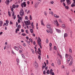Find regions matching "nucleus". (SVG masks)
Instances as JSON below:
<instances>
[{
  "label": "nucleus",
  "mask_w": 75,
  "mask_h": 75,
  "mask_svg": "<svg viewBox=\"0 0 75 75\" xmlns=\"http://www.w3.org/2000/svg\"><path fill=\"white\" fill-rule=\"evenodd\" d=\"M24 22L25 23V25L26 26H27V27L28 28V25H30V20H28V21H24Z\"/></svg>",
  "instance_id": "nucleus-1"
},
{
  "label": "nucleus",
  "mask_w": 75,
  "mask_h": 75,
  "mask_svg": "<svg viewBox=\"0 0 75 75\" xmlns=\"http://www.w3.org/2000/svg\"><path fill=\"white\" fill-rule=\"evenodd\" d=\"M20 14L21 16H23V15L24 14V11H23V9H22L21 10Z\"/></svg>",
  "instance_id": "nucleus-2"
},
{
  "label": "nucleus",
  "mask_w": 75,
  "mask_h": 75,
  "mask_svg": "<svg viewBox=\"0 0 75 75\" xmlns=\"http://www.w3.org/2000/svg\"><path fill=\"white\" fill-rule=\"evenodd\" d=\"M26 4H25V2H23V3H22L21 4V6L23 8L24 7H26Z\"/></svg>",
  "instance_id": "nucleus-3"
},
{
  "label": "nucleus",
  "mask_w": 75,
  "mask_h": 75,
  "mask_svg": "<svg viewBox=\"0 0 75 75\" xmlns=\"http://www.w3.org/2000/svg\"><path fill=\"white\" fill-rule=\"evenodd\" d=\"M54 23L56 25H57V26H59V24H58L57 20H56V21H54Z\"/></svg>",
  "instance_id": "nucleus-4"
},
{
  "label": "nucleus",
  "mask_w": 75,
  "mask_h": 75,
  "mask_svg": "<svg viewBox=\"0 0 75 75\" xmlns=\"http://www.w3.org/2000/svg\"><path fill=\"white\" fill-rule=\"evenodd\" d=\"M15 13H14V12H13L12 13V17L13 18H14V20H15L16 18V15H14Z\"/></svg>",
  "instance_id": "nucleus-5"
},
{
  "label": "nucleus",
  "mask_w": 75,
  "mask_h": 75,
  "mask_svg": "<svg viewBox=\"0 0 75 75\" xmlns=\"http://www.w3.org/2000/svg\"><path fill=\"white\" fill-rule=\"evenodd\" d=\"M38 44L40 46V48L41 49L42 48V46H41V42L40 41H39L38 40Z\"/></svg>",
  "instance_id": "nucleus-6"
},
{
  "label": "nucleus",
  "mask_w": 75,
  "mask_h": 75,
  "mask_svg": "<svg viewBox=\"0 0 75 75\" xmlns=\"http://www.w3.org/2000/svg\"><path fill=\"white\" fill-rule=\"evenodd\" d=\"M68 5H69L71 4V1L69 0H66Z\"/></svg>",
  "instance_id": "nucleus-7"
},
{
  "label": "nucleus",
  "mask_w": 75,
  "mask_h": 75,
  "mask_svg": "<svg viewBox=\"0 0 75 75\" xmlns=\"http://www.w3.org/2000/svg\"><path fill=\"white\" fill-rule=\"evenodd\" d=\"M47 28H48L50 29L51 28V25H50V24H47Z\"/></svg>",
  "instance_id": "nucleus-8"
},
{
  "label": "nucleus",
  "mask_w": 75,
  "mask_h": 75,
  "mask_svg": "<svg viewBox=\"0 0 75 75\" xmlns=\"http://www.w3.org/2000/svg\"><path fill=\"white\" fill-rule=\"evenodd\" d=\"M49 33H50V34H52V29L51 28H50L49 29Z\"/></svg>",
  "instance_id": "nucleus-9"
},
{
  "label": "nucleus",
  "mask_w": 75,
  "mask_h": 75,
  "mask_svg": "<svg viewBox=\"0 0 75 75\" xmlns=\"http://www.w3.org/2000/svg\"><path fill=\"white\" fill-rule=\"evenodd\" d=\"M14 48L15 50H16L17 51H18V50H19V48H18V47L16 46H15Z\"/></svg>",
  "instance_id": "nucleus-10"
},
{
  "label": "nucleus",
  "mask_w": 75,
  "mask_h": 75,
  "mask_svg": "<svg viewBox=\"0 0 75 75\" xmlns=\"http://www.w3.org/2000/svg\"><path fill=\"white\" fill-rule=\"evenodd\" d=\"M34 65L35 66V68H37V67H38V65L37 63V62H35Z\"/></svg>",
  "instance_id": "nucleus-11"
},
{
  "label": "nucleus",
  "mask_w": 75,
  "mask_h": 75,
  "mask_svg": "<svg viewBox=\"0 0 75 75\" xmlns=\"http://www.w3.org/2000/svg\"><path fill=\"white\" fill-rule=\"evenodd\" d=\"M54 16L55 18H59V16H57V14H54Z\"/></svg>",
  "instance_id": "nucleus-12"
},
{
  "label": "nucleus",
  "mask_w": 75,
  "mask_h": 75,
  "mask_svg": "<svg viewBox=\"0 0 75 75\" xmlns=\"http://www.w3.org/2000/svg\"><path fill=\"white\" fill-rule=\"evenodd\" d=\"M3 22L2 21H0V27H1L3 25Z\"/></svg>",
  "instance_id": "nucleus-13"
},
{
  "label": "nucleus",
  "mask_w": 75,
  "mask_h": 75,
  "mask_svg": "<svg viewBox=\"0 0 75 75\" xmlns=\"http://www.w3.org/2000/svg\"><path fill=\"white\" fill-rule=\"evenodd\" d=\"M75 6V1H74V2L73 3V4H71V7H74V6Z\"/></svg>",
  "instance_id": "nucleus-14"
},
{
  "label": "nucleus",
  "mask_w": 75,
  "mask_h": 75,
  "mask_svg": "<svg viewBox=\"0 0 75 75\" xmlns=\"http://www.w3.org/2000/svg\"><path fill=\"white\" fill-rule=\"evenodd\" d=\"M57 63L59 65H61V60H58Z\"/></svg>",
  "instance_id": "nucleus-15"
},
{
  "label": "nucleus",
  "mask_w": 75,
  "mask_h": 75,
  "mask_svg": "<svg viewBox=\"0 0 75 75\" xmlns=\"http://www.w3.org/2000/svg\"><path fill=\"white\" fill-rule=\"evenodd\" d=\"M21 18H19L18 20V23H21V21H21Z\"/></svg>",
  "instance_id": "nucleus-16"
},
{
  "label": "nucleus",
  "mask_w": 75,
  "mask_h": 75,
  "mask_svg": "<svg viewBox=\"0 0 75 75\" xmlns=\"http://www.w3.org/2000/svg\"><path fill=\"white\" fill-rule=\"evenodd\" d=\"M38 3H36V4L35 5V8H37V7H38Z\"/></svg>",
  "instance_id": "nucleus-17"
},
{
  "label": "nucleus",
  "mask_w": 75,
  "mask_h": 75,
  "mask_svg": "<svg viewBox=\"0 0 75 75\" xmlns=\"http://www.w3.org/2000/svg\"><path fill=\"white\" fill-rule=\"evenodd\" d=\"M56 31L58 33H60L61 32V31L59 29H56Z\"/></svg>",
  "instance_id": "nucleus-18"
},
{
  "label": "nucleus",
  "mask_w": 75,
  "mask_h": 75,
  "mask_svg": "<svg viewBox=\"0 0 75 75\" xmlns=\"http://www.w3.org/2000/svg\"><path fill=\"white\" fill-rule=\"evenodd\" d=\"M62 28H64V29H65V25L64 24H62Z\"/></svg>",
  "instance_id": "nucleus-19"
},
{
  "label": "nucleus",
  "mask_w": 75,
  "mask_h": 75,
  "mask_svg": "<svg viewBox=\"0 0 75 75\" xmlns=\"http://www.w3.org/2000/svg\"><path fill=\"white\" fill-rule=\"evenodd\" d=\"M41 25H44V22L42 20V21H41Z\"/></svg>",
  "instance_id": "nucleus-20"
},
{
  "label": "nucleus",
  "mask_w": 75,
  "mask_h": 75,
  "mask_svg": "<svg viewBox=\"0 0 75 75\" xmlns=\"http://www.w3.org/2000/svg\"><path fill=\"white\" fill-rule=\"evenodd\" d=\"M68 36V34L67 33H64V38H65V37H67Z\"/></svg>",
  "instance_id": "nucleus-21"
},
{
  "label": "nucleus",
  "mask_w": 75,
  "mask_h": 75,
  "mask_svg": "<svg viewBox=\"0 0 75 75\" xmlns=\"http://www.w3.org/2000/svg\"><path fill=\"white\" fill-rule=\"evenodd\" d=\"M25 41L27 42V43H28V44H29V45H30V41H28L27 40H26Z\"/></svg>",
  "instance_id": "nucleus-22"
},
{
  "label": "nucleus",
  "mask_w": 75,
  "mask_h": 75,
  "mask_svg": "<svg viewBox=\"0 0 75 75\" xmlns=\"http://www.w3.org/2000/svg\"><path fill=\"white\" fill-rule=\"evenodd\" d=\"M12 8H16V5L13 4L12 5Z\"/></svg>",
  "instance_id": "nucleus-23"
},
{
  "label": "nucleus",
  "mask_w": 75,
  "mask_h": 75,
  "mask_svg": "<svg viewBox=\"0 0 75 75\" xmlns=\"http://www.w3.org/2000/svg\"><path fill=\"white\" fill-rule=\"evenodd\" d=\"M54 50H56V51L57 50V48L55 46H54Z\"/></svg>",
  "instance_id": "nucleus-24"
},
{
  "label": "nucleus",
  "mask_w": 75,
  "mask_h": 75,
  "mask_svg": "<svg viewBox=\"0 0 75 75\" xmlns=\"http://www.w3.org/2000/svg\"><path fill=\"white\" fill-rule=\"evenodd\" d=\"M7 3H6L7 4H8L10 3V1L9 0H6Z\"/></svg>",
  "instance_id": "nucleus-25"
},
{
  "label": "nucleus",
  "mask_w": 75,
  "mask_h": 75,
  "mask_svg": "<svg viewBox=\"0 0 75 75\" xmlns=\"http://www.w3.org/2000/svg\"><path fill=\"white\" fill-rule=\"evenodd\" d=\"M30 30L31 33H33V29H30Z\"/></svg>",
  "instance_id": "nucleus-26"
},
{
  "label": "nucleus",
  "mask_w": 75,
  "mask_h": 75,
  "mask_svg": "<svg viewBox=\"0 0 75 75\" xmlns=\"http://www.w3.org/2000/svg\"><path fill=\"white\" fill-rule=\"evenodd\" d=\"M69 57L70 58V59H72H72H72V57H71V55L70 54H69Z\"/></svg>",
  "instance_id": "nucleus-27"
},
{
  "label": "nucleus",
  "mask_w": 75,
  "mask_h": 75,
  "mask_svg": "<svg viewBox=\"0 0 75 75\" xmlns=\"http://www.w3.org/2000/svg\"><path fill=\"white\" fill-rule=\"evenodd\" d=\"M46 74H50V70H47L46 72Z\"/></svg>",
  "instance_id": "nucleus-28"
},
{
  "label": "nucleus",
  "mask_w": 75,
  "mask_h": 75,
  "mask_svg": "<svg viewBox=\"0 0 75 75\" xmlns=\"http://www.w3.org/2000/svg\"><path fill=\"white\" fill-rule=\"evenodd\" d=\"M8 14L9 16V17H10L11 16V14H10V11H8Z\"/></svg>",
  "instance_id": "nucleus-29"
},
{
  "label": "nucleus",
  "mask_w": 75,
  "mask_h": 75,
  "mask_svg": "<svg viewBox=\"0 0 75 75\" xmlns=\"http://www.w3.org/2000/svg\"><path fill=\"white\" fill-rule=\"evenodd\" d=\"M8 23H4L3 26L4 25H6V26H8Z\"/></svg>",
  "instance_id": "nucleus-30"
},
{
  "label": "nucleus",
  "mask_w": 75,
  "mask_h": 75,
  "mask_svg": "<svg viewBox=\"0 0 75 75\" xmlns=\"http://www.w3.org/2000/svg\"><path fill=\"white\" fill-rule=\"evenodd\" d=\"M16 61H17L18 63H19V61H20V60H19V59H16Z\"/></svg>",
  "instance_id": "nucleus-31"
},
{
  "label": "nucleus",
  "mask_w": 75,
  "mask_h": 75,
  "mask_svg": "<svg viewBox=\"0 0 75 75\" xmlns=\"http://www.w3.org/2000/svg\"><path fill=\"white\" fill-rule=\"evenodd\" d=\"M72 61L71 62L70 64H69V65L70 66L72 65V61H73V59L72 60Z\"/></svg>",
  "instance_id": "nucleus-32"
},
{
  "label": "nucleus",
  "mask_w": 75,
  "mask_h": 75,
  "mask_svg": "<svg viewBox=\"0 0 75 75\" xmlns=\"http://www.w3.org/2000/svg\"><path fill=\"white\" fill-rule=\"evenodd\" d=\"M39 41H41V39H40V38L39 37H38V40Z\"/></svg>",
  "instance_id": "nucleus-33"
},
{
  "label": "nucleus",
  "mask_w": 75,
  "mask_h": 75,
  "mask_svg": "<svg viewBox=\"0 0 75 75\" xmlns=\"http://www.w3.org/2000/svg\"><path fill=\"white\" fill-rule=\"evenodd\" d=\"M29 40L31 42H33V40H32L31 38H30Z\"/></svg>",
  "instance_id": "nucleus-34"
},
{
  "label": "nucleus",
  "mask_w": 75,
  "mask_h": 75,
  "mask_svg": "<svg viewBox=\"0 0 75 75\" xmlns=\"http://www.w3.org/2000/svg\"><path fill=\"white\" fill-rule=\"evenodd\" d=\"M21 27V25H19L18 26V28H20Z\"/></svg>",
  "instance_id": "nucleus-35"
},
{
  "label": "nucleus",
  "mask_w": 75,
  "mask_h": 75,
  "mask_svg": "<svg viewBox=\"0 0 75 75\" xmlns=\"http://www.w3.org/2000/svg\"><path fill=\"white\" fill-rule=\"evenodd\" d=\"M29 18L30 20H32V17H31V15H30Z\"/></svg>",
  "instance_id": "nucleus-36"
},
{
  "label": "nucleus",
  "mask_w": 75,
  "mask_h": 75,
  "mask_svg": "<svg viewBox=\"0 0 75 75\" xmlns=\"http://www.w3.org/2000/svg\"><path fill=\"white\" fill-rule=\"evenodd\" d=\"M69 51L70 53H72V50L71 49H69Z\"/></svg>",
  "instance_id": "nucleus-37"
},
{
  "label": "nucleus",
  "mask_w": 75,
  "mask_h": 75,
  "mask_svg": "<svg viewBox=\"0 0 75 75\" xmlns=\"http://www.w3.org/2000/svg\"><path fill=\"white\" fill-rule=\"evenodd\" d=\"M52 69H51L50 70V74H51L52 72Z\"/></svg>",
  "instance_id": "nucleus-38"
},
{
  "label": "nucleus",
  "mask_w": 75,
  "mask_h": 75,
  "mask_svg": "<svg viewBox=\"0 0 75 75\" xmlns=\"http://www.w3.org/2000/svg\"><path fill=\"white\" fill-rule=\"evenodd\" d=\"M22 35H23V36H25V35H26V34L24 33H22Z\"/></svg>",
  "instance_id": "nucleus-39"
},
{
  "label": "nucleus",
  "mask_w": 75,
  "mask_h": 75,
  "mask_svg": "<svg viewBox=\"0 0 75 75\" xmlns=\"http://www.w3.org/2000/svg\"><path fill=\"white\" fill-rule=\"evenodd\" d=\"M65 1V0H61L60 1L61 3H62V2H64Z\"/></svg>",
  "instance_id": "nucleus-40"
},
{
  "label": "nucleus",
  "mask_w": 75,
  "mask_h": 75,
  "mask_svg": "<svg viewBox=\"0 0 75 75\" xmlns=\"http://www.w3.org/2000/svg\"><path fill=\"white\" fill-rule=\"evenodd\" d=\"M25 18L26 20H28V17H27V16H25Z\"/></svg>",
  "instance_id": "nucleus-41"
},
{
  "label": "nucleus",
  "mask_w": 75,
  "mask_h": 75,
  "mask_svg": "<svg viewBox=\"0 0 75 75\" xmlns=\"http://www.w3.org/2000/svg\"><path fill=\"white\" fill-rule=\"evenodd\" d=\"M38 59H41V56L39 55L38 56Z\"/></svg>",
  "instance_id": "nucleus-42"
},
{
  "label": "nucleus",
  "mask_w": 75,
  "mask_h": 75,
  "mask_svg": "<svg viewBox=\"0 0 75 75\" xmlns=\"http://www.w3.org/2000/svg\"><path fill=\"white\" fill-rule=\"evenodd\" d=\"M65 8L66 9H68V6H65Z\"/></svg>",
  "instance_id": "nucleus-43"
},
{
  "label": "nucleus",
  "mask_w": 75,
  "mask_h": 75,
  "mask_svg": "<svg viewBox=\"0 0 75 75\" xmlns=\"http://www.w3.org/2000/svg\"><path fill=\"white\" fill-rule=\"evenodd\" d=\"M38 51H39V52H41V50H40V48H39L38 49Z\"/></svg>",
  "instance_id": "nucleus-44"
},
{
  "label": "nucleus",
  "mask_w": 75,
  "mask_h": 75,
  "mask_svg": "<svg viewBox=\"0 0 75 75\" xmlns=\"http://www.w3.org/2000/svg\"><path fill=\"white\" fill-rule=\"evenodd\" d=\"M31 51L33 52V54H34V53H35V52H34V50H33V49H31Z\"/></svg>",
  "instance_id": "nucleus-45"
},
{
  "label": "nucleus",
  "mask_w": 75,
  "mask_h": 75,
  "mask_svg": "<svg viewBox=\"0 0 75 75\" xmlns=\"http://www.w3.org/2000/svg\"><path fill=\"white\" fill-rule=\"evenodd\" d=\"M58 56H59V57H60V58H61V57H62V56L61 55H60L59 54H58Z\"/></svg>",
  "instance_id": "nucleus-46"
},
{
  "label": "nucleus",
  "mask_w": 75,
  "mask_h": 75,
  "mask_svg": "<svg viewBox=\"0 0 75 75\" xmlns=\"http://www.w3.org/2000/svg\"><path fill=\"white\" fill-rule=\"evenodd\" d=\"M65 56H66V58H68V55L67 54H65Z\"/></svg>",
  "instance_id": "nucleus-47"
},
{
  "label": "nucleus",
  "mask_w": 75,
  "mask_h": 75,
  "mask_svg": "<svg viewBox=\"0 0 75 75\" xmlns=\"http://www.w3.org/2000/svg\"><path fill=\"white\" fill-rule=\"evenodd\" d=\"M21 32H22V33H24V30L23 29H21Z\"/></svg>",
  "instance_id": "nucleus-48"
},
{
  "label": "nucleus",
  "mask_w": 75,
  "mask_h": 75,
  "mask_svg": "<svg viewBox=\"0 0 75 75\" xmlns=\"http://www.w3.org/2000/svg\"><path fill=\"white\" fill-rule=\"evenodd\" d=\"M19 47L20 49H21L22 48V47L20 45L19 46Z\"/></svg>",
  "instance_id": "nucleus-49"
},
{
  "label": "nucleus",
  "mask_w": 75,
  "mask_h": 75,
  "mask_svg": "<svg viewBox=\"0 0 75 75\" xmlns=\"http://www.w3.org/2000/svg\"><path fill=\"white\" fill-rule=\"evenodd\" d=\"M50 74H52V75H55V74L54 72H52V73H51Z\"/></svg>",
  "instance_id": "nucleus-50"
},
{
  "label": "nucleus",
  "mask_w": 75,
  "mask_h": 75,
  "mask_svg": "<svg viewBox=\"0 0 75 75\" xmlns=\"http://www.w3.org/2000/svg\"><path fill=\"white\" fill-rule=\"evenodd\" d=\"M11 10L12 11H14V9L13 8H11Z\"/></svg>",
  "instance_id": "nucleus-51"
},
{
  "label": "nucleus",
  "mask_w": 75,
  "mask_h": 75,
  "mask_svg": "<svg viewBox=\"0 0 75 75\" xmlns=\"http://www.w3.org/2000/svg\"><path fill=\"white\" fill-rule=\"evenodd\" d=\"M6 23L8 24V23H9V21L7 20H6Z\"/></svg>",
  "instance_id": "nucleus-52"
},
{
  "label": "nucleus",
  "mask_w": 75,
  "mask_h": 75,
  "mask_svg": "<svg viewBox=\"0 0 75 75\" xmlns=\"http://www.w3.org/2000/svg\"><path fill=\"white\" fill-rule=\"evenodd\" d=\"M49 46H50V47H51V46H52V43H50Z\"/></svg>",
  "instance_id": "nucleus-53"
},
{
  "label": "nucleus",
  "mask_w": 75,
  "mask_h": 75,
  "mask_svg": "<svg viewBox=\"0 0 75 75\" xmlns=\"http://www.w3.org/2000/svg\"><path fill=\"white\" fill-rule=\"evenodd\" d=\"M34 24V23H33V22H32L31 23V26H34V24Z\"/></svg>",
  "instance_id": "nucleus-54"
},
{
  "label": "nucleus",
  "mask_w": 75,
  "mask_h": 75,
  "mask_svg": "<svg viewBox=\"0 0 75 75\" xmlns=\"http://www.w3.org/2000/svg\"><path fill=\"white\" fill-rule=\"evenodd\" d=\"M44 14L45 16H47V13H46V11L44 12Z\"/></svg>",
  "instance_id": "nucleus-55"
},
{
  "label": "nucleus",
  "mask_w": 75,
  "mask_h": 75,
  "mask_svg": "<svg viewBox=\"0 0 75 75\" xmlns=\"http://www.w3.org/2000/svg\"><path fill=\"white\" fill-rule=\"evenodd\" d=\"M63 6H64L65 7V6H66V5L65 4V3L63 2Z\"/></svg>",
  "instance_id": "nucleus-56"
},
{
  "label": "nucleus",
  "mask_w": 75,
  "mask_h": 75,
  "mask_svg": "<svg viewBox=\"0 0 75 75\" xmlns=\"http://www.w3.org/2000/svg\"><path fill=\"white\" fill-rule=\"evenodd\" d=\"M46 43H48V40L47 39L46 40Z\"/></svg>",
  "instance_id": "nucleus-57"
},
{
  "label": "nucleus",
  "mask_w": 75,
  "mask_h": 75,
  "mask_svg": "<svg viewBox=\"0 0 75 75\" xmlns=\"http://www.w3.org/2000/svg\"><path fill=\"white\" fill-rule=\"evenodd\" d=\"M49 50L50 51H51V50H52V47H50Z\"/></svg>",
  "instance_id": "nucleus-58"
},
{
  "label": "nucleus",
  "mask_w": 75,
  "mask_h": 75,
  "mask_svg": "<svg viewBox=\"0 0 75 75\" xmlns=\"http://www.w3.org/2000/svg\"><path fill=\"white\" fill-rule=\"evenodd\" d=\"M22 56L23 57V58H24V55L23 54H22Z\"/></svg>",
  "instance_id": "nucleus-59"
},
{
  "label": "nucleus",
  "mask_w": 75,
  "mask_h": 75,
  "mask_svg": "<svg viewBox=\"0 0 75 75\" xmlns=\"http://www.w3.org/2000/svg\"><path fill=\"white\" fill-rule=\"evenodd\" d=\"M16 30L17 31H20V29H19V28H18L16 29Z\"/></svg>",
  "instance_id": "nucleus-60"
},
{
  "label": "nucleus",
  "mask_w": 75,
  "mask_h": 75,
  "mask_svg": "<svg viewBox=\"0 0 75 75\" xmlns=\"http://www.w3.org/2000/svg\"><path fill=\"white\" fill-rule=\"evenodd\" d=\"M46 64H49V63L48 62V60H46Z\"/></svg>",
  "instance_id": "nucleus-61"
},
{
  "label": "nucleus",
  "mask_w": 75,
  "mask_h": 75,
  "mask_svg": "<svg viewBox=\"0 0 75 75\" xmlns=\"http://www.w3.org/2000/svg\"><path fill=\"white\" fill-rule=\"evenodd\" d=\"M70 61V58H69L68 59L67 62H69Z\"/></svg>",
  "instance_id": "nucleus-62"
},
{
  "label": "nucleus",
  "mask_w": 75,
  "mask_h": 75,
  "mask_svg": "<svg viewBox=\"0 0 75 75\" xmlns=\"http://www.w3.org/2000/svg\"><path fill=\"white\" fill-rule=\"evenodd\" d=\"M45 72H46V71H45V70H44V71H43V74H44V75H45Z\"/></svg>",
  "instance_id": "nucleus-63"
},
{
  "label": "nucleus",
  "mask_w": 75,
  "mask_h": 75,
  "mask_svg": "<svg viewBox=\"0 0 75 75\" xmlns=\"http://www.w3.org/2000/svg\"><path fill=\"white\" fill-rule=\"evenodd\" d=\"M64 68H65V66H62V68L64 69Z\"/></svg>",
  "instance_id": "nucleus-64"
}]
</instances>
